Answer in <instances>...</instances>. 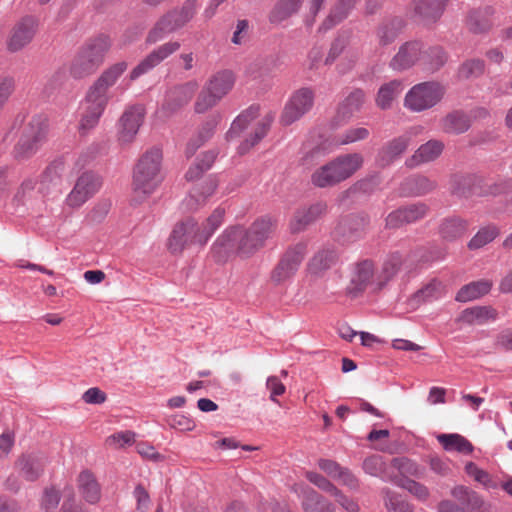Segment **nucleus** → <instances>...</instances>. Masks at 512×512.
I'll return each mask as SVG.
<instances>
[{
	"label": "nucleus",
	"instance_id": "1",
	"mask_svg": "<svg viewBox=\"0 0 512 512\" xmlns=\"http://www.w3.org/2000/svg\"><path fill=\"white\" fill-rule=\"evenodd\" d=\"M277 228L276 219L270 216L257 218L248 228H227L214 242L212 252L218 261L235 253L240 258H250L261 250Z\"/></svg>",
	"mask_w": 512,
	"mask_h": 512
},
{
	"label": "nucleus",
	"instance_id": "2",
	"mask_svg": "<svg viewBox=\"0 0 512 512\" xmlns=\"http://www.w3.org/2000/svg\"><path fill=\"white\" fill-rule=\"evenodd\" d=\"M127 69L125 62H119L106 69L88 89L80 121L81 130L95 127L103 114L110 96L108 90L115 85L119 77Z\"/></svg>",
	"mask_w": 512,
	"mask_h": 512
},
{
	"label": "nucleus",
	"instance_id": "3",
	"mask_svg": "<svg viewBox=\"0 0 512 512\" xmlns=\"http://www.w3.org/2000/svg\"><path fill=\"white\" fill-rule=\"evenodd\" d=\"M162 153L159 149L147 151L138 161L133 172V191L139 198L152 194L163 180Z\"/></svg>",
	"mask_w": 512,
	"mask_h": 512
},
{
	"label": "nucleus",
	"instance_id": "4",
	"mask_svg": "<svg viewBox=\"0 0 512 512\" xmlns=\"http://www.w3.org/2000/svg\"><path fill=\"white\" fill-rule=\"evenodd\" d=\"M110 47L107 36H99L88 40L73 57L69 72L75 79H82L93 74L102 64Z\"/></svg>",
	"mask_w": 512,
	"mask_h": 512
},
{
	"label": "nucleus",
	"instance_id": "5",
	"mask_svg": "<svg viewBox=\"0 0 512 512\" xmlns=\"http://www.w3.org/2000/svg\"><path fill=\"white\" fill-rule=\"evenodd\" d=\"M195 1L187 0L181 8L170 10L161 16L149 31L146 41L155 43L164 38L165 35L184 27L195 15Z\"/></svg>",
	"mask_w": 512,
	"mask_h": 512
},
{
	"label": "nucleus",
	"instance_id": "6",
	"mask_svg": "<svg viewBox=\"0 0 512 512\" xmlns=\"http://www.w3.org/2000/svg\"><path fill=\"white\" fill-rule=\"evenodd\" d=\"M416 266V255L414 253H389L377 269L376 290L384 288L398 275H410L414 272Z\"/></svg>",
	"mask_w": 512,
	"mask_h": 512
},
{
	"label": "nucleus",
	"instance_id": "7",
	"mask_svg": "<svg viewBox=\"0 0 512 512\" xmlns=\"http://www.w3.org/2000/svg\"><path fill=\"white\" fill-rule=\"evenodd\" d=\"M445 94L438 82L427 81L414 85L405 95L404 106L412 112H422L437 105Z\"/></svg>",
	"mask_w": 512,
	"mask_h": 512
},
{
	"label": "nucleus",
	"instance_id": "8",
	"mask_svg": "<svg viewBox=\"0 0 512 512\" xmlns=\"http://www.w3.org/2000/svg\"><path fill=\"white\" fill-rule=\"evenodd\" d=\"M306 254L307 244L304 242L289 247L271 271V282L274 285H281L291 280L296 275Z\"/></svg>",
	"mask_w": 512,
	"mask_h": 512
},
{
	"label": "nucleus",
	"instance_id": "9",
	"mask_svg": "<svg viewBox=\"0 0 512 512\" xmlns=\"http://www.w3.org/2000/svg\"><path fill=\"white\" fill-rule=\"evenodd\" d=\"M203 246L206 236L201 234L200 225L193 219L187 218L174 227L168 241V248L172 253H180L191 245Z\"/></svg>",
	"mask_w": 512,
	"mask_h": 512
},
{
	"label": "nucleus",
	"instance_id": "10",
	"mask_svg": "<svg viewBox=\"0 0 512 512\" xmlns=\"http://www.w3.org/2000/svg\"><path fill=\"white\" fill-rule=\"evenodd\" d=\"M45 136V123L39 118L31 120L24 128L20 139L14 147V157L18 160L30 158L37 152Z\"/></svg>",
	"mask_w": 512,
	"mask_h": 512
},
{
	"label": "nucleus",
	"instance_id": "11",
	"mask_svg": "<svg viewBox=\"0 0 512 512\" xmlns=\"http://www.w3.org/2000/svg\"><path fill=\"white\" fill-rule=\"evenodd\" d=\"M315 93L310 88L296 90L286 103L280 117L281 124L288 126L308 113L314 105Z\"/></svg>",
	"mask_w": 512,
	"mask_h": 512
},
{
	"label": "nucleus",
	"instance_id": "12",
	"mask_svg": "<svg viewBox=\"0 0 512 512\" xmlns=\"http://www.w3.org/2000/svg\"><path fill=\"white\" fill-rule=\"evenodd\" d=\"M101 187L100 178L92 172L81 174L66 197V204L71 208L81 207Z\"/></svg>",
	"mask_w": 512,
	"mask_h": 512
},
{
	"label": "nucleus",
	"instance_id": "13",
	"mask_svg": "<svg viewBox=\"0 0 512 512\" xmlns=\"http://www.w3.org/2000/svg\"><path fill=\"white\" fill-rule=\"evenodd\" d=\"M449 0H412L414 19L424 26L436 24L443 16Z\"/></svg>",
	"mask_w": 512,
	"mask_h": 512
},
{
	"label": "nucleus",
	"instance_id": "14",
	"mask_svg": "<svg viewBox=\"0 0 512 512\" xmlns=\"http://www.w3.org/2000/svg\"><path fill=\"white\" fill-rule=\"evenodd\" d=\"M424 44L420 41H408L402 44L391 59L389 66L392 70L402 72L416 64L422 65Z\"/></svg>",
	"mask_w": 512,
	"mask_h": 512
},
{
	"label": "nucleus",
	"instance_id": "15",
	"mask_svg": "<svg viewBox=\"0 0 512 512\" xmlns=\"http://www.w3.org/2000/svg\"><path fill=\"white\" fill-rule=\"evenodd\" d=\"M144 119V108L140 105L128 107L119 120L118 140L122 144L131 143Z\"/></svg>",
	"mask_w": 512,
	"mask_h": 512
},
{
	"label": "nucleus",
	"instance_id": "16",
	"mask_svg": "<svg viewBox=\"0 0 512 512\" xmlns=\"http://www.w3.org/2000/svg\"><path fill=\"white\" fill-rule=\"evenodd\" d=\"M180 43L178 41H169L153 50L145 59H143L130 73V79L135 80L142 74L148 72L170 55L178 51Z\"/></svg>",
	"mask_w": 512,
	"mask_h": 512
},
{
	"label": "nucleus",
	"instance_id": "17",
	"mask_svg": "<svg viewBox=\"0 0 512 512\" xmlns=\"http://www.w3.org/2000/svg\"><path fill=\"white\" fill-rule=\"evenodd\" d=\"M429 211L425 203H414L388 214L386 218V226L388 228H398L405 224L414 223L423 219Z\"/></svg>",
	"mask_w": 512,
	"mask_h": 512
},
{
	"label": "nucleus",
	"instance_id": "18",
	"mask_svg": "<svg viewBox=\"0 0 512 512\" xmlns=\"http://www.w3.org/2000/svg\"><path fill=\"white\" fill-rule=\"evenodd\" d=\"M37 21L32 16L22 18L11 31L8 49L16 52L29 44L37 30Z\"/></svg>",
	"mask_w": 512,
	"mask_h": 512
},
{
	"label": "nucleus",
	"instance_id": "19",
	"mask_svg": "<svg viewBox=\"0 0 512 512\" xmlns=\"http://www.w3.org/2000/svg\"><path fill=\"white\" fill-rule=\"evenodd\" d=\"M418 128H412L407 133L387 142L379 151L380 163L385 166L399 158L409 147L412 137L418 134Z\"/></svg>",
	"mask_w": 512,
	"mask_h": 512
},
{
	"label": "nucleus",
	"instance_id": "20",
	"mask_svg": "<svg viewBox=\"0 0 512 512\" xmlns=\"http://www.w3.org/2000/svg\"><path fill=\"white\" fill-rule=\"evenodd\" d=\"M376 275L377 269L373 261L365 259L356 263L350 279L351 289L354 292H362L368 286L376 289Z\"/></svg>",
	"mask_w": 512,
	"mask_h": 512
},
{
	"label": "nucleus",
	"instance_id": "21",
	"mask_svg": "<svg viewBox=\"0 0 512 512\" xmlns=\"http://www.w3.org/2000/svg\"><path fill=\"white\" fill-rule=\"evenodd\" d=\"M326 208V204L316 203L309 207L297 209L289 224L291 232L299 233L304 231L310 224L325 214Z\"/></svg>",
	"mask_w": 512,
	"mask_h": 512
},
{
	"label": "nucleus",
	"instance_id": "22",
	"mask_svg": "<svg viewBox=\"0 0 512 512\" xmlns=\"http://www.w3.org/2000/svg\"><path fill=\"white\" fill-rule=\"evenodd\" d=\"M46 460L39 454H23L18 458L15 465L19 475L27 481L37 480L43 473Z\"/></svg>",
	"mask_w": 512,
	"mask_h": 512
},
{
	"label": "nucleus",
	"instance_id": "23",
	"mask_svg": "<svg viewBox=\"0 0 512 512\" xmlns=\"http://www.w3.org/2000/svg\"><path fill=\"white\" fill-rule=\"evenodd\" d=\"M364 163V157L360 153H348L332 159L334 170L340 183L352 177Z\"/></svg>",
	"mask_w": 512,
	"mask_h": 512
},
{
	"label": "nucleus",
	"instance_id": "24",
	"mask_svg": "<svg viewBox=\"0 0 512 512\" xmlns=\"http://www.w3.org/2000/svg\"><path fill=\"white\" fill-rule=\"evenodd\" d=\"M444 144L439 140H429L422 144L414 154L406 159L405 165L408 168H415L419 165L435 161L443 152Z\"/></svg>",
	"mask_w": 512,
	"mask_h": 512
},
{
	"label": "nucleus",
	"instance_id": "25",
	"mask_svg": "<svg viewBox=\"0 0 512 512\" xmlns=\"http://www.w3.org/2000/svg\"><path fill=\"white\" fill-rule=\"evenodd\" d=\"M337 261V253L332 248L318 250L307 264V271L314 276H321Z\"/></svg>",
	"mask_w": 512,
	"mask_h": 512
},
{
	"label": "nucleus",
	"instance_id": "26",
	"mask_svg": "<svg viewBox=\"0 0 512 512\" xmlns=\"http://www.w3.org/2000/svg\"><path fill=\"white\" fill-rule=\"evenodd\" d=\"M220 121L219 115H214L205 121L197 130L196 134L187 144L186 154L192 156L198 148L212 138Z\"/></svg>",
	"mask_w": 512,
	"mask_h": 512
},
{
	"label": "nucleus",
	"instance_id": "27",
	"mask_svg": "<svg viewBox=\"0 0 512 512\" xmlns=\"http://www.w3.org/2000/svg\"><path fill=\"white\" fill-rule=\"evenodd\" d=\"M497 317V311L491 306H475L463 310L458 321L468 325H483L496 320Z\"/></svg>",
	"mask_w": 512,
	"mask_h": 512
},
{
	"label": "nucleus",
	"instance_id": "28",
	"mask_svg": "<svg viewBox=\"0 0 512 512\" xmlns=\"http://www.w3.org/2000/svg\"><path fill=\"white\" fill-rule=\"evenodd\" d=\"M196 89L197 84L194 82H189L184 85L175 87L169 92L168 98L163 104L162 109H167L170 112H173L176 109L182 107L191 100Z\"/></svg>",
	"mask_w": 512,
	"mask_h": 512
},
{
	"label": "nucleus",
	"instance_id": "29",
	"mask_svg": "<svg viewBox=\"0 0 512 512\" xmlns=\"http://www.w3.org/2000/svg\"><path fill=\"white\" fill-rule=\"evenodd\" d=\"M234 84V73L230 70H222L215 73L205 86L221 100L232 90Z\"/></svg>",
	"mask_w": 512,
	"mask_h": 512
},
{
	"label": "nucleus",
	"instance_id": "30",
	"mask_svg": "<svg viewBox=\"0 0 512 512\" xmlns=\"http://www.w3.org/2000/svg\"><path fill=\"white\" fill-rule=\"evenodd\" d=\"M468 222L459 217H449L444 219L439 226V234L443 240L452 242L468 231Z\"/></svg>",
	"mask_w": 512,
	"mask_h": 512
},
{
	"label": "nucleus",
	"instance_id": "31",
	"mask_svg": "<svg viewBox=\"0 0 512 512\" xmlns=\"http://www.w3.org/2000/svg\"><path fill=\"white\" fill-rule=\"evenodd\" d=\"M365 101V93L360 89L353 90L339 105L336 119L339 123L350 119L352 115L360 110Z\"/></svg>",
	"mask_w": 512,
	"mask_h": 512
},
{
	"label": "nucleus",
	"instance_id": "32",
	"mask_svg": "<svg viewBox=\"0 0 512 512\" xmlns=\"http://www.w3.org/2000/svg\"><path fill=\"white\" fill-rule=\"evenodd\" d=\"M78 488L82 497L90 504H96L101 497L100 487L94 475L88 471H82L78 476Z\"/></svg>",
	"mask_w": 512,
	"mask_h": 512
},
{
	"label": "nucleus",
	"instance_id": "33",
	"mask_svg": "<svg viewBox=\"0 0 512 512\" xmlns=\"http://www.w3.org/2000/svg\"><path fill=\"white\" fill-rule=\"evenodd\" d=\"M310 182L317 188H331L338 185L340 180L336 175L332 160L316 168L310 176Z\"/></svg>",
	"mask_w": 512,
	"mask_h": 512
},
{
	"label": "nucleus",
	"instance_id": "34",
	"mask_svg": "<svg viewBox=\"0 0 512 512\" xmlns=\"http://www.w3.org/2000/svg\"><path fill=\"white\" fill-rule=\"evenodd\" d=\"M445 293V286L437 279L431 280L429 283L419 289L410 299L414 307L422 303L430 302L442 297Z\"/></svg>",
	"mask_w": 512,
	"mask_h": 512
},
{
	"label": "nucleus",
	"instance_id": "35",
	"mask_svg": "<svg viewBox=\"0 0 512 512\" xmlns=\"http://www.w3.org/2000/svg\"><path fill=\"white\" fill-rule=\"evenodd\" d=\"M63 170L64 164L61 160L50 163L41 175L39 191L47 194L52 188L58 186L61 182Z\"/></svg>",
	"mask_w": 512,
	"mask_h": 512
},
{
	"label": "nucleus",
	"instance_id": "36",
	"mask_svg": "<svg viewBox=\"0 0 512 512\" xmlns=\"http://www.w3.org/2000/svg\"><path fill=\"white\" fill-rule=\"evenodd\" d=\"M277 67V59L270 56H261L251 61L245 70L248 77L253 80L269 75Z\"/></svg>",
	"mask_w": 512,
	"mask_h": 512
},
{
	"label": "nucleus",
	"instance_id": "37",
	"mask_svg": "<svg viewBox=\"0 0 512 512\" xmlns=\"http://www.w3.org/2000/svg\"><path fill=\"white\" fill-rule=\"evenodd\" d=\"M492 281L481 279L463 286L456 295L459 302H468L480 298L489 293L492 288Z\"/></svg>",
	"mask_w": 512,
	"mask_h": 512
},
{
	"label": "nucleus",
	"instance_id": "38",
	"mask_svg": "<svg viewBox=\"0 0 512 512\" xmlns=\"http://www.w3.org/2000/svg\"><path fill=\"white\" fill-rule=\"evenodd\" d=\"M304 0H278L270 12L269 19L272 23H281L297 14Z\"/></svg>",
	"mask_w": 512,
	"mask_h": 512
},
{
	"label": "nucleus",
	"instance_id": "39",
	"mask_svg": "<svg viewBox=\"0 0 512 512\" xmlns=\"http://www.w3.org/2000/svg\"><path fill=\"white\" fill-rule=\"evenodd\" d=\"M402 90L403 83L397 79L381 85L376 96V105L383 110L389 109Z\"/></svg>",
	"mask_w": 512,
	"mask_h": 512
},
{
	"label": "nucleus",
	"instance_id": "40",
	"mask_svg": "<svg viewBox=\"0 0 512 512\" xmlns=\"http://www.w3.org/2000/svg\"><path fill=\"white\" fill-rule=\"evenodd\" d=\"M217 188V181L213 177L205 179L203 182L193 187L187 199V205L190 208H196L204 203L208 197L213 195Z\"/></svg>",
	"mask_w": 512,
	"mask_h": 512
},
{
	"label": "nucleus",
	"instance_id": "41",
	"mask_svg": "<svg viewBox=\"0 0 512 512\" xmlns=\"http://www.w3.org/2000/svg\"><path fill=\"white\" fill-rule=\"evenodd\" d=\"M273 121L274 115L272 113H267L265 116H263L257 123L253 135H251L249 139H246L243 143L240 144L238 147V152L240 154H245L253 146L260 142L268 133Z\"/></svg>",
	"mask_w": 512,
	"mask_h": 512
},
{
	"label": "nucleus",
	"instance_id": "42",
	"mask_svg": "<svg viewBox=\"0 0 512 512\" xmlns=\"http://www.w3.org/2000/svg\"><path fill=\"white\" fill-rule=\"evenodd\" d=\"M357 0H337L329 16L322 23L320 30L326 31L343 21L355 7Z\"/></svg>",
	"mask_w": 512,
	"mask_h": 512
},
{
	"label": "nucleus",
	"instance_id": "43",
	"mask_svg": "<svg viewBox=\"0 0 512 512\" xmlns=\"http://www.w3.org/2000/svg\"><path fill=\"white\" fill-rule=\"evenodd\" d=\"M260 108L259 106L252 105L243 111L231 124L230 129L226 134V138L228 140H232L233 138L240 135V133L245 130L248 125L255 120L259 116Z\"/></svg>",
	"mask_w": 512,
	"mask_h": 512
},
{
	"label": "nucleus",
	"instance_id": "44",
	"mask_svg": "<svg viewBox=\"0 0 512 512\" xmlns=\"http://www.w3.org/2000/svg\"><path fill=\"white\" fill-rule=\"evenodd\" d=\"M302 507L305 512H335L333 505L312 489L306 491Z\"/></svg>",
	"mask_w": 512,
	"mask_h": 512
},
{
	"label": "nucleus",
	"instance_id": "45",
	"mask_svg": "<svg viewBox=\"0 0 512 512\" xmlns=\"http://www.w3.org/2000/svg\"><path fill=\"white\" fill-rule=\"evenodd\" d=\"M403 28V21L399 18L382 23L377 29V39L381 46H387L395 41Z\"/></svg>",
	"mask_w": 512,
	"mask_h": 512
},
{
	"label": "nucleus",
	"instance_id": "46",
	"mask_svg": "<svg viewBox=\"0 0 512 512\" xmlns=\"http://www.w3.org/2000/svg\"><path fill=\"white\" fill-rule=\"evenodd\" d=\"M437 439L447 451H457L463 454H470L473 452V445L462 435L441 434Z\"/></svg>",
	"mask_w": 512,
	"mask_h": 512
},
{
	"label": "nucleus",
	"instance_id": "47",
	"mask_svg": "<svg viewBox=\"0 0 512 512\" xmlns=\"http://www.w3.org/2000/svg\"><path fill=\"white\" fill-rule=\"evenodd\" d=\"M367 225V221L363 217L352 216L344 219L338 224L336 231L342 233L343 236H347L348 239H356L360 237Z\"/></svg>",
	"mask_w": 512,
	"mask_h": 512
},
{
	"label": "nucleus",
	"instance_id": "48",
	"mask_svg": "<svg viewBox=\"0 0 512 512\" xmlns=\"http://www.w3.org/2000/svg\"><path fill=\"white\" fill-rule=\"evenodd\" d=\"M447 61V56L444 50L440 47L424 48L422 54V66L429 71H436L440 69Z\"/></svg>",
	"mask_w": 512,
	"mask_h": 512
},
{
	"label": "nucleus",
	"instance_id": "49",
	"mask_svg": "<svg viewBox=\"0 0 512 512\" xmlns=\"http://www.w3.org/2000/svg\"><path fill=\"white\" fill-rule=\"evenodd\" d=\"M443 130L447 133L460 134L468 130L470 123L466 115L453 112L447 115L443 121Z\"/></svg>",
	"mask_w": 512,
	"mask_h": 512
},
{
	"label": "nucleus",
	"instance_id": "50",
	"mask_svg": "<svg viewBox=\"0 0 512 512\" xmlns=\"http://www.w3.org/2000/svg\"><path fill=\"white\" fill-rule=\"evenodd\" d=\"M499 235V229L495 225L482 227L468 242L470 250H477L492 242Z\"/></svg>",
	"mask_w": 512,
	"mask_h": 512
},
{
	"label": "nucleus",
	"instance_id": "51",
	"mask_svg": "<svg viewBox=\"0 0 512 512\" xmlns=\"http://www.w3.org/2000/svg\"><path fill=\"white\" fill-rule=\"evenodd\" d=\"M407 190L411 194L423 195L435 189L436 183L423 175L412 176L405 181Z\"/></svg>",
	"mask_w": 512,
	"mask_h": 512
},
{
	"label": "nucleus",
	"instance_id": "52",
	"mask_svg": "<svg viewBox=\"0 0 512 512\" xmlns=\"http://www.w3.org/2000/svg\"><path fill=\"white\" fill-rule=\"evenodd\" d=\"M225 210L223 208H216L212 214L206 219L200 226L201 234L206 236V242L212 236V234L220 227L223 222Z\"/></svg>",
	"mask_w": 512,
	"mask_h": 512
},
{
	"label": "nucleus",
	"instance_id": "53",
	"mask_svg": "<svg viewBox=\"0 0 512 512\" xmlns=\"http://www.w3.org/2000/svg\"><path fill=\"white\" fill-rule=\"evenodd\" d=\"M135 436V433L130 430L119 431L108 436L105 440V445L111 449H121L131 446L135 442Z\"/></svg>",
	"mask_w": 512,
	"mask_h": 512
},
{
	"label": "nucleus",
	"instance_id": "54",
	"mask_svg": "<svg viewBox=\"0 0 512 512\" xmlns=\"http://www.w3.org/2000/svg\"><path fill=\"white\" fill-rule=\"evenodd\" d=\"M452 495L463 505L475 509L479 507L481 499L476 492L465 486H457L452 490Z\"/></svg>",
	"mask_w": 512,
	"mask_h": 512
},
{
	"label": "nucleus",
	"instance_id": "55",
	"mask_svg": "<svg viewBox=\"0 0 512 512\" xmlns=\"http://www.w3.org/2000/svg\"><path fill=\"white\" fill-rule=\"evenodd\" d=\"M220 99L206 86L202 89L195 102L194 109L197 113H205L218 104Z\"/></svg>",
	"mask_w": 512,
	"mask_h": 512
},
{
	"label": "nucleus",
	"instance_id": "56",
	"mask_svg": "<svg viewBox=\"0 0 512 512\" xmlns=\"http://www.w3.org/2000/svg\"><path fill=\"white\" fill-rule=\"evenodd\" d=\"M369 136V130L364 127H355L347 130L344 134L335 137V145L351 144L364 140Z\"/></svg>",
	"mask_w": 512,
	"mask_h": 512
},
{
	"label": "nucleus",
	"instance_id": "57",
	"mask_svg": "<svg viewBox=\"0 0 512 512\" xmlns=\"http://www.w3.org/2000/svg\"><path fill=\"white\" fill-rule=\"evenodd\" d=\"M465 472L472 477L475 481L480 483L486 488H495L496 484L492 480L491 476L488 472L484 471L483 469L479 468L475 463L468 462L465 465Z\"/></svg>",
	"mask_w": 512,
	"mask_h": 512
},
{
	"label": "nucleus",
	"instance_id": "58",
	"mask_svg": "<svg viewBox=\"0 0 512 512\" xmlns=\"http://www.w3.org/2000/svg\"><path fill=\"white\" fill-rule=\"evenodd\" d=\"M484 72V62L479 59H473L463 63L458 71V75L462 79L478 77Z\"/></svg>",
	"mask_w": 512,
	"mask_h": 512
},
{
	"label": "nucleus",
	"instance_id": "59",
	"mask_svg": "<svg viewBox=\"0 0 512 512\" xmlns=\"http://www.w3.org/2000/svg\"><path fill=\"white\" fill-rule=\"evenodd\" d=\"M362 467L367 474L371 476L382 477L385 471V462L381 456L372 455L363 461Z\"/></svg>",
	"mask_w": 512,
	"mask_h": 512
},
{
	"label": "nucleus",
	"instance_id": "60",
	"mask_svg": "<svg viewBox=\"0 0 512 512\" xmlns=\"http://www.w3.org/2000/svg\"><path fill=\"white\" fill-rule=\"evenodd\" d=\"M385 506L388 512H413V506L399 496L387 493L385 498Z\"/></svg>",
	"mask_w": 512,
	"mask_h": 512
},
{
	"label": "nucleus",
	"instance_id": "61",
	"mask_svg": "<svg viewBox=\"0 0 512 512\" xmlns=\"http://www.w3.org/2000/svg\"><path fill=\"white\" fill-rule=\"evenodd\" d=\"M391 465L397 469L403 476H420L421 471L418 465L410 459L401 457L394 458Z\"/></svg>",
	"mask_w": 512,
	"mask_h": 512
},
{
	"label": "nucleus",
	"instance_id": "62",
	"mask_svg": "<svg viewBox=\"0 0 512 512\" xmlns=\"http://www.w3.org/2000/svg\"><path fill=\"white\" fill-rule=\"evenodd\" d=\"M306 478L321 490L328 492L331 495L338 494V488L323 475L309 471L306 473Z\"/></svg>",
	"mask_w": 512,
	"mask_h": 512
},
{
	"label": "nucleus",
	"instance_id": "63",
	"mask_svg": "<svg viewBox=\"0 0 512 512\" xmlns=\"http://www.w3.org/2000/svg\"><path fill=\"white\" fill-rule=\"evenodd\" d=\"M401 486L420 501H425L429 497L427 487L414 480L405 479L402 481Z\"/></svg>",
	"mask_w": 512,
	"mask_h": 512
},
{
	"label": "nucleus",
	"instance_id": "64",
	"mask_svg": "<svg viewBox=\"0 0 512 512\" xmlns=\"http://www.w3.org/2000/svg\"><path fill=\"white\" fill-rule=\"evenodd\" d=\"M60 502V493L53 487L46 488L43 492L41 507L46 512L57 508Z\"/></svg>",
	"mask_w": 512,
	"mask_h": 512
}]
</instances>
